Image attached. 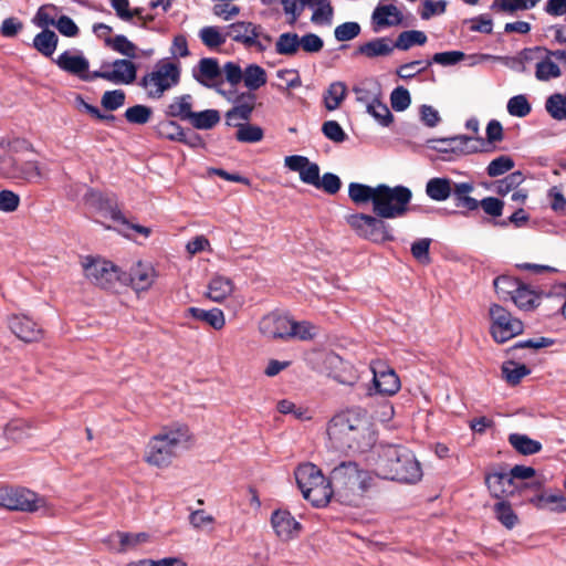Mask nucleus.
I'll list each match as a JSON object with an SVG mask.
<instances>
[{
    "instance_id": "1",
    "label": "nucleus",
    "mask_w": 566,
    "mask_h": 566,
    "mask_svg": "<svg viewBox=\"0 0 566 566\" xmlns=\"http://www.w3.org/2000/svg\"><path fill=\"white\" fill-rule=\"evenodd\" d=\"M332 448L340 451L365 452L377 440L373 423L365 412L347 410L334 416L327 424Z\"/></svg>"
},
{
    "instance_id": "2",
    "label": "nucleus",
    "mask_w": 566,
    "mask_h": 566,
    "mask_svg": "<svg viewBox=\"0 0 566 566\" xmlns=\"http://www.w3.org/2000/svg\"><path fill=\"white\" fill-rule=\"evenodd\" d=\"M371 483L369 471L355 461H343L331 471L332 499L343 505L359 506L364 503Z\"/></svg>"
},
{
    "instance_id": "3",
    "label": "nucleus",
    "mask_w": 566,
    "mask_h": 566,
    "mask_svg": "<svg viewBox=\"0 0 566 566\" xmlns=\"http://www.w3.org/2000/svg\"><path fill=\"white\" fill-rule=\"evenodd\" d=\"M375 473L381 479L403 484H417L423 476L415 453L401 446H386L380 449Z\"/></svg>"
},
{
    "instance_id": "4",
    "label": "nucleus",
    "mask_w": 566,
    "mask_h": 566,
    "mask_svg": "<svg viewBox=\"0 0 566 566\" xmlns=\"http://www.w3.org/2000/svg\"><path fill=\"white\" fill-rule=\"evenodd\" d=\"M191 440L192 437L187 426L165 427L149 439L144 460L147 464L158 469L168 468L180 452L190 447Z\"/></svg>"
},
{
    "instance_id": "5",
    "label": "nucleus",
    "mask_w": 566,
    "mask_h": 566,
    "mask_svg": "<svg viewBox=\"0 0 566 566\" xmlns=\"http://www.w3.org/2000/svg\"><path fill=\"white\" fill-rule=\"evenodd\" d=\"M295 479L304 499L314 506H324L331 501V476L326 480L315 464H301L295 471Z\"/></svg>"
},
{
    "instance_id": "6",
    "label": "nucleus",
    "mask_w": 566,
    "mask_h": 566,
    "mask_svg": "<svg viewBox=\"0 0 566 566\" xmlns=\"http://www.w3.org/2000/svg\"><path fill=\"white\" fill-rule=\"evenodd\" d=\"M374 212L377 217L396 219L405 216L409 210L412 192L408 187L378 185L376 187Z\"/></svg>"
},
{
    "instance_id": "7",
    "label": "nucleus",
    "mask_w": 566,
    "mask_h": 566,
    "mask_svg": "<svg viewBox=\"0 0 566 566\" xmlns=\"http://www.w3.org/2000/svg\"><path fill=\"white\" fill-rule=\"evenodd\" d=\"M180 81V66L177 63L163 60L154 65L139 82L148 98L159 99L166 92Z\"/></svg>"
},
{
    "instance_id": "8",
    "label": "nucleus",
    "mask_w": 566,
    "mask_h": 566,
    "mask_svg": "<svg viewBox=\"0 0 566 566\" xmlns=\"http://www.w3.org/2000/svg\"><path fill=\"white\" fill-rule=\"evenodd\" d=\"M85 279L93 285L107 290L116 291L122 286V271L113 262L97 258L84 256L81 261Z\"/></svg>"
},
{
    "instance_id": "9",
    "label": "nucleus",
    "mask_w": 566,
    "mask_h": 566,
    "mask_svg": "<svg viewBox=\"0 0 566 566\" xmlns=\"http://www.w3.org/2000/svg\"><path fill=\"white\" fill-rule=\"evenodd\" d=\"M0 506L10 511L36 512L48 507L45 497L21 486H1Z\"/></svg>"
},
{
    "instance_id": "10",
    "label": "nucleus",
    "mask_w": 566,
    "mask_h": 566,
    "mask_svg": "<svg viewBox=\"0 0 566 566\" xmlns=\"http://www.w3.org/2000/svg\"><path fill=\"white\" fill-rule=\"evenodd\" d=\"M229 38L247 49H254L258 52L266 51L271 43L272 38L269 35L260 24L250 21H238L231 23L226 28Z\"/></svg>"
},
{
    "instance_id": "11",
    "label": "nucleus",
    "mask_w": 566,
    "mask_h": 566,
    "mask_svg": "<svg viewBox=\"0 0 566 566\" xmlns=\"http://www.w3.org/2000/svg\"><path fill=\"white\" fill-rule=\"evenodd\" d=\"M382 219L384 218L364 213H355L346 217L347 223L359 237L373 242H385L394 239L390 227Z\"/></svg>"
},
{
    "instance_id": "12",
    "label": "nucleus",
    "mask_w": 566,
    "mask_h": 566,
    "mask_svg": "<svg viewBox=\"0 0 566 566\" xmlns=\"http://www.w3.org/2000/svg\"><path fill=\"white\" fill-rule=\"evenodd\" d=\"M0 171L8 178L36 184L45 177V170L38 160L22 157H7L0 160Z\"/></svg>"
},
{
    "instance_id": "13",
    "label": "nucleus",
    "mask_w": 566,
    "mask_h": 566,
    "mask_svg": "<svg viewBox=\"0 0 566 566\" xmlns=\"http://www.w3.org/2000/svg\"><path fill=\"white\" fill-rule=\"evenodd\" d=\"M489 315L490 332L496 343H505L523 332V323L499 304L490 306Z\"/></svg>"
},
{
    "instance_id": "14",
    "label": "nucleus",
    "mask_w": 566,
    "mask_h": 566,
    "mask_svg": "<svg viewBox=\"0 0 566 566\" xmlns=\"http://www.w3.org/2000/svg\"><path fill=\"white\" fill-rule=\"evenodd\" d=\"M93 76L103 78L116 85H129L135 82L137 66L130 60L118 59L113 62H104L99 70L93 71Z\"/></svg>"
},
{
    "instance_id": "15",
    "label": "nucleus",
    "mask_w": 566,
    "mask_h": 566,
    "mask_svg": "<svg viewBox=\"0 0 566 566\" xmlns=\"http://www.w3.org/2000/svg\"><path fill=\"white\" fill-rule=\"evenodd\" d=\"M485 484L491 495L499 500L513 496L515 492L528 486L525 482H514L512 475L504 470L488 473Z\"/></svg>"
},
{
    "instance_id": "16",
    "label": "nucleus",
    "mask_w": 566,
    "mask_h": 566,
    "mask_svg": "<svg viewBox=\"0 0 566 566\" xmlns=\"http://www.w3.org/2000/svg\"><path fill=\"white\" fill-rule=\"evenodd\" d=\"M373 385L377 394L392 396L400 389V380L395 370L381 361L370 365Z\"/></svg>"
},
{
    "instance_id": "17",
    "label": "nucleus",
    "mask_w": 566,
    "mask_h": 566,
    "mask_svg": "<svg viewBox=\"0 0 566 566\" xmlns=\"http://www.w3.org/2000/svg\"><path fill=\"white\" fill-rule=\"evenodd\" d=\"M122 286L130 285L136 292L147 291L156 280V271L150 263L137 261L129 273L122 272Z\"/></svg>"
},
{
    "instance_id": "18",
    "label": "nucleus",
    "mask_w": 566,
    "mask_h": 566,
    "mask_svg": "<svg viewBox=\"0 0 566 566\" xmlns=\"http://www.w3.org/2000/svg\"><path fill=\"white\" fill-rule=\"evenodd\" d=\"M260 333L269 339H289L291 319L277 312L264 315L259 323Z\"/></svg>"
},
{
    "instance_id": "19",
    "label": "nucleus",
    "mask_w": 566,
    "mask_h": 566,
    "mask_svg": "<svg viewBox=\"0 0 566 566\" xmlns=\"http://www.w3.org/2000/svg\"><path fill=\"white\" fill-rule=\"evenodd\" d=\"M284 165L292 171L300 174V179L306 185L316 187L319 179V167L305 156L292 155L284 158Z\"/></svg>"
},
{
    "instance_id": "20",
    "label": "nucleus",
    "mask_w": 566,
    "mask_h": 566,
    "mask_svg": "<svg viewBox=\"0 0 566 566\" xmlns=\"http://www.w3.org/2000/svg\"><path fill=\"white\" fill-rule=\"evenodd\" d=\"M56 64L61 70L70 74L76 75L81 80H95V76H93V72L88 71V61L82 54L65 51L59 55Z\"/></svg>"
},
{
    "instance_id": "21",
    "label": "nucleus",
    "mask_w": 566,
    "mask_h": 566,
    "mask_svg": "<svg viewBox=\"0 0 566 566\" xmlns=\"http://www.w3.org/2000/svg\"><path fill=\"white\" fill-rule=\"evenodd\" d=\"M271 524L281 541H290L301 532V524L286 510H276L272 513Z\"/></svg>"
},
{
    "instance_id": "22",
    "label": "nucleus",
    "mask_w": 566,
    "mask_h": 566,
    "mask_svg": "<svg viewBox=\"0 0 566 566\" xmlns=\"http://www.w3.org/2000/svg\"><path fill=\"white\" fill-rule=\"evenodd\" d=\"M9 327L23 342H38L42 337V329L25 315H12L9 318Z\"/></svg>"
},
{
    "instance_id": "23",
    "label": "nucleus",
    "mask_w": 566,
    "mask_h": 566,
    "mask_svg": "<svg viewBox=\"0 0 566 566\" xmlns=\"http://www.w3.org/2000/svg\"><path fill=\"white\" fill-rule=\"evenodd\" d=\"M221 72L217 59L202 57L192 69V76L201 85L214 87L221 76Z\"/></svg>"
},
{
    "instance_id": "24",
    "label": "nucleus",
    "mask_w": 566,
    "mask_h": 566,
    "mask_svg": "<svg viewBox=\"0 0 566 566\" xmlns=\"http://www.w3.org/2000/svg\"><path fill=\"white\" fill-rule=\"evenodd\" d=\"M375 30L396 27L402 23L403 15L397 6L392 3H379L371 15Z\"/></svg>"
},
{
    "instance_id": "25",
    "label": "nucleus",
    "mask_w": 566,
    "mask_h": 566,
    "mask_svg": "<svg viewBox=\"0 0 566 566\" xmlns=\"http://www.w3.org/2000/svg\"><path fill=\"white\" fill-rule=\"evenodd\" d=\"M356 101L366 105V109L373 103L381 98V87L374 78H366L353 87Z\"/></svg>"
},
{
    "instance_id": "26",
    "label": "nucleus",
    "mask_w": 566,
    "mask_h": 566,
    "mask_svg": "<svg viewBox=\"0 0 566 566\" xmlns=\"http://www.w3.org/2000/svg\"><path fill=\"white\" fill-rule=\"evenodd\" d=\"M395 43L389 38H377L358 46L357 53L374 59L388 56L395 50Z\"/></svg>"
},
{
    "instance_id": "27",
    "label": "nucleus",
    "mask_w": 566,
    "mask_h": 566,
    "mask_svg": "<svg viewBox=\"0 0 566 566\" xmlns=\"http://www.w3.org/2000/svg\"><path fill=\"white\" fill-rule=\"evenodd\" d=\"M538 510H549L552 512H566V496L560 492L541 493L528 501Z\"/></svg>"
},
{
    "instance_id": "28",
    "label": "nucleus",
    "mask_w": 566,
    "mask_h": 566,
    "mask_svg": "<svg viewBox=\"0 0 566 566\" xmlns=\"http://www.w3.org/2000/svg\"><path fill=\"white\" fill-rule=\"evenodd\" d=\"M192 103H193V98L190 94H184L180 96H176L167 105L165 113L169 117H176L181 120L189 122V119L191 118V115L193 113Z\"/></svg>"
},
{
    "instance_id": "29",
    "label": "nucleus",
    "mask_w": 566,
    "mask_h": 566,
    "mask_svg": "<svg viewBox=\"0 0 566 566\" xmlns=\"http://www.w3.org/2000/svg\"><path fill=\"white\" fill-rule=\"evenodd\" d=\"M188 313L195 319L205 322L217 331L222 329L226 325L224 314L220 308L203 310L189 307Z\"/></svg>"
},
{
    "instance_id": "30",
    "label": "nucleus",
    "mask_w": 566,
    "mask_h": 566,
    "mask_svg": "<svg viewBox=\"0 0 566 566\" xmlns=\"http://www.w3.org/2000/svg\"><path fill=\"white\" fill-rule=\"evenodd\" d=\"M233 283L230 279L217 275L211 279L208 285L207 296L217 303L226 300L233 292Z\"/></svg>"
},
{
    "instance_id": "31",
    "label": "nucleus",
    "mask_w": 566,
    "mask_h": 566,
    "mask_svg": "<svg viewBox=\"0 0 566 566\" xmlns=\"http://www.w3.org/2000/svg\"><path fill=\"white\" fill-rule=\"evenodd\" d=\"M452 192V181L448 178H431L426 185L427 196L434 201L447 200Z\"/></svg>"
},
{
    "instance_id": "32",
    "label": "nucleus",
    "mask_w": 566,
    "mask_h": 566,
    "mask_svg": "<svg viewBox=\"0 0 566 566\" xmlns=\"http://www.w3.org/2000/svg\"><path fill=\"white\" fill-rule=\"evenodd\" d=\"M347 95V86L344 82H333L325 91L323 99L328 111L337 109Z\"/></svg>"
},
{
    "instance_id": "33",
    "label": "nucleus",
    "mask_w": 566,
    "mask_h": 566,
    "mask_svg": "<svg viewBox=\"0 0 566 566\" xmlns=\"http://www.w3.org/2000/svg\"><path fill=\"white\" fill-rule=\"evenodd\" d=\"M198 36L210 50H216L222 46L226 43L227 38H229L228 30L223 33L219 27L214 25L203 27L200 29Z\"/></svg>"
},
{
    "instance_id": "34",
    "label": "nucleus",
    "mask_w": 566,
    "mask_h": 566,
    "mask_svg": "<svg viewBox=\"0 0 566 566\" xmlns=\"http://www.w3.org/2000/svg\"><path fill=\"white\" fill-rule=\"evenodd\" d=\"M493 512L496 520L509 530H512L518 524L517 514L514 512L512 505L504 499L499 500L494 504Z\"/></svg>"
},
{
    "instance_id": "35",
    "label": "nucleus",
    "mask_w": 566,
    "mask_h": 566,
    "mask_svg": "<svg viewBox=\"0 0 566 566\" xmlns=\"http://www.w3.org/2000/svg\"><path fill=\"white\" fill-rule=\"evenodd\" d=\"M242 81L248 90L256 91L266 84V72L258 64H249L243 71Z\"/></svg>"
},
{
    "instance_id": "36",
    "label": "nucleus",
    "mask_w": 566,
    "mask_h": 566,
    "mask_svg": "<svg viewBox=\"0 0 566 566\" xmlns=\"http://www.w3.org/2000/svg\"><path fill=\"white\" fill-rule=\"evenodd\" d=\"M509 442L517 452L524 455L537 453L542 449L541 442L531 439L526 434L511 433L509 436Z\"/></svg>"
},
{
    "instance_id": "37",
    "label": "nucleus",
    "mask_w": 566,
    "mask_h": 566,
    "mask_svg": "<svg viewBox=\"0 0 566 566\" xmlns=\"http://www.w3.org/2000/svg\"><path fill=\"white\" fill-rule=\"evenodd\" d=\"M308 8L313 9L311 21L314 24H331L333 8L328 0H311Z\"/></svg>"
},
{
    "instance_id": "38",
    "label": "nucleus",
    "mask_w": 566,
    "mask_h": 566,
    "mask_svg": "<svg viewBox=\"0 0 566 566\" xmlns=\"http://www.w3.org/2000/svg\"><path fill=\"white\" fill-rule=\"evenodd\" d=\"M56 45L57 36L49 29H44L42 32L36 34L33 40V46L44 56H51L54 53Z\"/></svg>"
},
{
    "instance_id": "39",
    "label": "nucleus",
    "mask_w": 566,
    "mask_h": 566,
    "mask_svg": "<svg viewBox=\"0 0 566 566\" xmlns=\"http://www.w3.org/2000/svg\"><path fill=\"white\" fill-rule=\"evenodd\" d=\"M220 122V113L217 109L193 112L189 123L197 129H211Z\"/></svg>"
},
{
    "instance_id": "40",
    "label": "nucleus",
    "mask_w": 566,
    "mask_h": 566,
    "mask_svg": "<svg viewBox=\"0 0 566 566\" xmlns=\"http://www.w3.org/2000/svg\"><path fill=\"white\" fill-rule=\"evenodd\" d=\"M275 51L280 55L293 56L298 52V34L285 32L279 35L275 42Z\"/></svg>"
},
{
    "instance_id": "41",
    "label": "nucleus",
    "mask_w": 566,
    "mask_h": 566,
    "mask_svg": "<svg viewBox=\"0 0 566 566\" xmlns=\"http://www.w3.org/2000/svg\"><path fill=\"white\" fill-rule=\"evenodd\" d=\"M427 35L423 31H403L398 35L395 42V48L402 51H407L413 45H423L427 42Z\"/></svg>"
},
{
    "instance_id": "42",
    "label": "nucleus",
    "mask_w": 566,
    "mask_h": 566,
    "mask_svg": "<svg viewBox=\"0 0 566 566\" xmlns=\"http://www.w3.org/2000/svg\"><path fill=\"white\" fill-rule=\"evenodd\" d=\"M376 187L352 182L348 187V196L357 205L366 203L368 201L375 202Z\"/></svg>"
},
{
    "instance_id": "43",
    "label": "nucleus",
    "mask_w": 566,
    "mask_h": 566,
    "mask_svg": "<svg viewBox=\"0 0 566 566\" xmlns=\"http://www.w3.org/2000/svg\"><path fill=\"white\" fill-rule=\"evenodd\" d=\"M547 113L556 120L566 118V96L559 93L551 95L545 103Z\"/></svg>"
},
{
    "instance_id": "44",
    "label": "nucleus",
    "mask_w": 566,
    "mask_h": 566,
    "mask_svg": "<svg viewBox=\"0 0 566 566\" xmlns=\"http://www.w3.org/2000/svg\"><path fill=\"white\" fill-rule=\"evenodd\" d=\"M502 374L505 380L511 385H517L523 377L530 374V369L515 361H505L502 365Z\"/></svg>"
},
{
    "instance_id": "45",
    "label": "nucleus",
    "mask_w": 566,
    "mask_h": 566,
    "mask_svg": "<svg viewBox=\"0 0 566 566\" xmlns=\"http://www.w3.org/2000/svg\"><path fill=\"white\" fill-rule=\"evenodd\" d=\"M535 76L538 81H549L560 76L559 66L549 56L538 61L535 67Z\"/></svg>"
},
{
    "instance_id": "46",
    "label": "nucleus",
    "mask_w": 566,
    "mask_h": 566,
    "mask_svg": "<svg viewBox=\"0 0 566 566\" xmlns=\"http://www.w3.org/2000/svg\"><path fill=\"white\" fill-rule=\"evenodd\" d=\"M156 133L160 138L179 142L184 136V128L172 120H163L157 124Z\"/></svg>"
},
{
    "instance_id": "47",
    "label": "nucleus",
    "mask_w": 566,
    "mask_h": 566,
    "mask_svg": "<svg viewBox=\"0 0 566 566\" xmlns=\"http://www.w3.org/2000/svg\"><path fill=\"white\" fill-rule=\"evenodd\" d=\"M317 335V327L310 322H294L291 321V332L289 333L290 338H298L301 340L313 339Z\"/></svg>"
},
{
    "instance_id": "48",
    "label": "nucleus",
    "mask_w": 566,
    "mask_h": 566,
    "mask_svg": "<svg viewBox=\"0 0 566 566\" xmlns=\"http://www.w3.org/2000/svg\"><path fill=\"white\" fill-rule=\"evenodd\" d=\"M512 301L521 310H532L536 306L537 296L524 284H521L513 294Z\"/></svg>"
},
{
    "instance_id": "49",
    "label": "nucleus",
    "mask_w": 566,
    "mask_h": 566,
    "mask_svg": "<svg viewBox=\"0 0 566 566\" xmlns=\"http://www.w3.org/2000/svg\"><path fill=\"white\" fill-rule=\"evenodd\" d=\"M253 106L250 104L238 105L226 114V122L229 126L238 127L251 117Z\"/></svg>"
},
{
    "instance_id": "50",
    "label": "nucleus",
    "mask_w": 566,
    "mask_h": 566,
    "mask_svg": "<svg viewBox=\"0 0 566 566\" xmlns=\"http://www.w3.org/2000/svg\"><path fill=\"white\" fill-rule=\"evenodd\" d=\"M311 0H282L284 13L287 15L289 24L296 23L303 11L308 8Z\"/></svg>"
},
{
    "instance_id": "51",
    "label": "nucleus",
    "mask_w": 566,
    "mask_h": 566,
    "mask_svg": "<svg viewBox=\"0 0 566 566\" xmlns=\"http://www.w3.org/2000/svg\"><path fill=\"white\" fill-rule=\"evenodd\" d=\"M473 142L472 137H468L465 135H459L450 138L441 139L440 143L444 144L446 147L437 148L440 151H460V153H472L475 149L469 147V144Z\"/></svg>"
},
{
    "instance_id": "52",
    "label": "nucleus",
    "mask_w": 566,
    "mask_h": 566,
    "mask_svg": "<svg viewBox=\"0 0 566 566\" xmlns=\"http://www.w3.org/2000/svg\"><path fill=\"white\" fill-rule=\"evenodd\" d=\"M507 113L514 117H525L531 111L532 106L527 97L523 94L511 97L506 105Z\"/></svg>"
},
{
    "instance_id": "53",
    "label": "nucleus",
    "mask_w": 566,
    "mask_h": 566,
    "mask_svg": "<svg viewBox=\"0 0 566 566\" xmlns=\"http://www.w3.org/2000/svg\"><path fill=\"white\" fill-rule=\"evenodd\" d=\"M116 536L119 538L120 548L119 552L124 553L127 549L135 548L138 545L147 543L150 538L148 533L140 532L136 534L117 532Z\"/></svg>"
},
{
    "instance_id": "54",
    "label": "nucleus",
    "mask_w": 566,
    "mask_h": 566,
    "mask_svg": "<svg viewBox=\"0 0 566 566\" xmlns=\"http://www.w3.org/2000/svg\"><path fill=\"white\" fill-rule=\"evenodd\" d=\"M32 428L31 426L21 419L10 421L6 429L4 434L8 439L13 441H20L30 436Z\"/></svg>"
},
{
    "instance_id": "55",
    "label": "nucleus",
    "mask_w": 566,
    "mask_h": 566,
    "mask_svg": "<svg viewBox=\"0 0 566 566\" xmlns=\"http://www.w3.org/2000/svg\"><path fill=\"white\" fill-rule=\"evenodd\" d=\"M235 138L241 143H258L263 138V129L260 126L244 123L237 127Z\"/></svg>"
},
{
    "instance_id": "56",
    "label": "nucleus",
    "mask_w": 566,
    "mask_h": 566,
    "mask_svg": "<svg viewBox=\"0 0 566 566\" xmlns=\"http://www.w3.org/2000/svg\"><path fill=\"white\" fill-rule=\"evenodd\" d=\"M153 111L146 105H134L125 112V118L128 123L144 125L149 122Z\"/></svg>"
},
{
    "instance_id": "57",
    "label": "nucleus",
    "mask_w": 566,
    "mask_h": 566,
    "mask_svg": "<svg viewBox=\"0 0 566 566\" xmlns=\"http://www.w3.org/2000/svg\"><path fill=\"white\" fill-rule=\"evenodd\" d=\"M276 77L281 81V83L277 84L280 91L296 88L302 85L298 72L293 69L279 70Z\"/></svg>"
},
{
    "instance_id": "58",
    "label": "nucleus",
    "mask_w": 566,
    "mask_h": 566,
    "mask_svg": "<svg viewBox=\"0 0 566 566\" xmlns=\"http://www.w3.org/2000/svg\"><path fill=\"white\" fill-rule=\"evenodd\" d=\"M514 165V160L510 156L502 155L490 161L486 174L490 177H499L510 171Z\"/></svg>"
},
{
    "instance_id": "59",
    "label": "nucleus",
    "mask_w": 566,
    "mask_h": 566,
    "mask_svg": "<svg viewBox=\"0 0 566 566\" xmlns=\"http://www.w3.org/2000/svg\"><path fill=\"white\" fill-rule=\"evenodd\" d=\"M57 8L53 4H45L39 8L32 22L43 29H48L49 25H54Z\"/></svg>"
},
{
    "instance_id": "60",
    "label": "nucleus",
    "mask_w": 566,
    "mask_h": 566,
    "mask_svg": "<svg viewBox=\"0 0 566 566\" xmlns=\"http://www.w3.org/2000/svg\"><path fill=\"white\" fill-rule=\"evenodd\" d=\"M126 94L123 90L106 91L101 98V105L109 112L120 108L125 104Z\"/></svg>"
},
{
    "instance_id": "61",
    "label": "nucleus",
    "mask_w": 566,
    "mask_h": 566,
    "mask_svg": "<svg viewBox=\"0 0 566 566\" xmlns=\"http://www.w3.org/2000/svg\"><path fill=\"white\" fill-rule=\"evenodd\" d=\"M106 43L112 45L113 50L129 59H135L137 56L136 45L125 35H116L114 39H107Z\"/></svg>"
},
{
    "instance_id": "62",
    "label": "nucleus",
    "mask_w": 566,
    "mask_h": 566,
    "mask_svg": "<svg viewBox=\"0 0 566 566\" xmlns=\"http://www.w3.org/2000/svg\"><path fill=\"white\" fill-rule=\"evenodd\" d=\"M367 113L382 126H389L394 119L388 106L381 102V98H378L377 102L369 105Z\"/></svg>"
},
{
    "instance_id": "63",
    "label": "nucleus",
    "mask_w": 566,
    "mask_h": 566,
    "mask_svg": "<svg viewBox=\"0 0 566 566\" xmlns=\"http://www.w3.org/2000/svg\"><path fill=\"white\" fill-rule=\"evenodd\" d=\"M521 284L522 283L520 281L509 275H501L494 280L495 291L499 295H502L503 297L511 296L512 298L513 294Z\"/></svg>"
},
{
    "instance_id": "64",
    "label": "nucleus",
    "mask_w": 566,
    "mask_h": 566,
    "mask_svg": "<svg viewBox=\"0 0 566 566\" xmlns=\"http://www.w3.org/2000/svg\"><path fill=\"white\" fill-rule=\"evenodd\" d=\"M411 103L410 93L403 86L396 87L390 94V104L394 111L403 112Z\"/></svg>"
}]
</instances>
